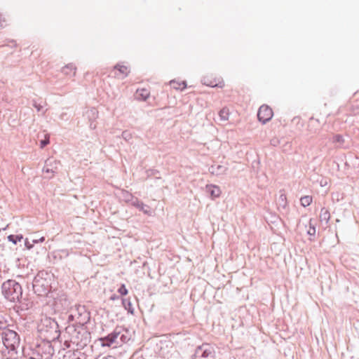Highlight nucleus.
<instances>
[{"label": "nucleus", "instance_id": "nucleus-1", "mask_svg": "<svg viewBox=\"0 0 359 359\" xmlns=\"http://www.w3.org/2000/svg\"><path fill=\"white\" fill-rule=\"evenodd\" d=\"M20 338L13 330H7L0 333V357L2 359H17Z\"/></svg>", "mask_w": 359, "mask_h": 359}, {"label": "nucleus", "instance_id": "nucleus-2", "mask_svg": "<svg viewBox=\"0 0 359 359\" xmlns=\"http://www.w3.org/2000/svg\"><path fill=\"white\" fill-rule=\"evenodd\" d=\"M2 294L10 302H18L22 298L21 285L14 280H8L1 286Z\"/></svg>", "mask_w": 359, "mask_h": 359}, {"label": "nucleus", "instance_id": "nucleus-3", "mask_svg": "<svg viewBox=\"0 0 359 359\" xmlns=\"http://www.w3.org/2000/svg\"><path fill=\"white\" fill-rule=\"evenodd\" d=\"M66 331L70 335L71 341L77 346H85L88 341L90 333L86 330V327L69 325Z\"/></svg>", "mask_w": 359, "mask_h": 359}, {"label": "nucleus", "instance_id": "nucleus-4", "mask_svg": "<svg viewBox=\"0 0 359 359\" xmlns=\"http://www.w3.org/2000/svg\"><path fill=\"white\" fill-rule=\"evenodd\" d=\"M90 313L86 310L83 306H77L74 309H72L68 316L69 322H75L76 326H83L89 321Z\"/></svg>", "mask_w": 359, "mask_h": 359}, {"label": "nucleus", "instance_id": "nucleus-5", "mask_svg": "<svg viewBox=\"0 0 359 359\" xmlns=\"http://www.w3.org/2000/svg\"><path fill=\"white\" fill-rule=\"evenodd\" d=\"M58 325L57 322L50 318H44L41 320V324L39 325V329L41 332H44L47 334V337H52L55 338L57 337Z\"/></svg>", "mask_w": 359, "mask_h": 359}, {"label": "nucleus", "instance_id": "nucleus-6", "mask_svg": "<svg viewBox=\"0 0 359 359\" xmlns=\"http://www.w3.org/2000/svg\"><path fill=\"white\" fill-rule=\"evenodd\" d=\"M215 353L212 346L209 344H203L196 348L194 355L196 359H213Z\"/></svg>", "mask_w": 359, "mask_h": 359}, {"label": "nucleus", "instance_id": "nucleus-7", "mask_svg": "<svg viewBox=\"0 0 359 359\" xmlns=\"http://www.w3.org/2000/svg\"><path fill=\"white\" fill-rule=\"evenodd\" d=\"M126 201H130L131 205L135 208H137L139 210L143 212L144 214L147 215H151V211L147 205L144 204L142 201H140L137 198H134L132 195L128 193L126 194Z\"/></svg>", "mask_w": 359, "mask_h": 359}, {"label": "nucleus", "instance_id": "nucleus-8", "mask_svg": "<svg viewBox=\"0 0 359 359\" xmlns=\"http://www.w3.org/2000/svg\"><path fill=\"white\" fill-rule=\"evenodd\" d=\"M60 162L53 158H48L45 162V165L43 168V172L47 174L46 177H51L54 172L58 170Z\"/></svg>", "mask_w": 359, "mask_h": 359}, {"label": "nucleus", "instance_id": "nucleus-9", "mask_svg": "<svg viewBox=\"0 0 359 359\" xmlns=\"http://www.w3.org/2000/svg\"><path fill=\"white\" fill-rule=\"evenodd\" d=\"M273 116L272 109L267 105H262L259 107L257 113V118L259 121L266 123Z\"/></svg>", "mask_w": 359, "mask_h": 359}, {"label": "nucleus", "instance_id": "nucleus-10", "mask_svg": "<svg viewBox=\"0 0 359 359\" xmlns=\"http://www.w3.org/2000/svg\"><path fill=\"white\" fill-rule=\"evenodd\" d=\"M120 334V331L116 328L111 333L109 334L107 336L104 337H102L100 339L101 341V345L102 346H110L112 344L116 341L118 337Z\"/></svg>", "mask_w": 359, "mask_h": 359}, {"label": "nucleus", "instance_id": "nucleus-11", "mask_svg": "<svg viewBox=\"0 0 359 359\" xmlns=\"http://www.w3.org/2000/svg\"><path fill=\"white\" fill-rule=\"evenodd\" d=\"M228 168L225 165H212L209 169L208 171L210 173H211L213 175H222L226 174V172L227 171Z\"/></svg>", "mask_w": 359, "mask_h": 359}, {"label": "nucleus", "instance_id": "nucleus-12", "mask_svg": "<svg viewBox=\"0 0 359 359\" xmlns=\"http://www.w3.org/2000/svg\"><path fill=\"white\" fill-rule=\"evenodd\" d=\"M86 116L90 121V128L95 129L96 128V125L93 121H95L98 117V111L95 108H90L86 111Z\"/></svg>", "mask_w": 359, "mask_h": 359}, {"label": "nucleus", "instance_id": "nucleus-13", "mask_svg": "<svg viewBox=\"0 0 359 359\" xmlns=\"http://www.w3.org/2000/svg\"><path fill=\"white\" fill-rule=\"evenodd\" d=\"M206 191L212 198L219 197L221 194L219 187L212 184L207 185Z\"/></svg>", "mask_w": 359, "mask_h": 359}, {"label": "nucleus", "instance_id": "nucleus-14", "mask_svg": "<svg viewBox=\"0 0 359 359\" xmlns=\"http://www.w3.org/2000/svg\"><path fill=\"white\" fill-rule=\"evenodd\" d=\"M319 217L320 222H325V224H327L330 218V214L328 210L325 208H321Z\"/></svg>", "mask_w": 359, "mask_h": 359}, {"label": "nucleus", "instance_id": "nucleus-15", "mask_svg": "<svg viewBox=\"0 0 359 359\" xmlns=\"http://www.w3.org/2000/svg\"><path fill=\"white\" fill-rule=\"evenodd\" d=\"M62 72L67 76H74L76 67L72 64H69L62 68Z\"/></svg>", "mask_w": 359, "mask_h": 359}, {"label": "nucleus", "instance_id": "nucleus-16", "mask_svg": "<svg viewBox=\"0 0 359 359\" xmlns=\"http://www.w3.org/2000/svg\"><path fill=\"white\" fill-rule=\"evenodd\" d=\"M229 109L227 107L222 108L219 112V119L222 121H226L229 117Z\"/></svg>", "mask_w": 359, "mask_h": 359}, {"label": "nucleus", "instance_id": "nucleus-17", "mask_svg": "<svg viewBox=\"0 0 359 359\" xmlns=\"http://www.w3.org/2000/svg\"><path fill=\"white\" fill-rule=\"evenodd\" d=\"M122 304L125 309L127 310L128 313L133 314L134 309L131 301L129 298L123 299Z\"/></svg>", "mask_w": 359, "mask_h": 359}, {"label": "nucleus", "instance_id": "nucleus-18", "mask_svg": "<svg viewBox=\"0 0 359 359\" xmlns=\"http://www.w3.org/2000/svg\"><path fill=\"white\" fill-rule=\"evenodd\" d=\"M137 96L138 99L146 100L149 96V92L147 89H140L137 90Z\"/></svg>", "mask_w": 359, "mask_h": 359}, {"label": "nucleus", "instance_id": "nucleus-19", "mask_svg": "<svg viewBox=\"0 0 359 359\" xmlns=\"http://www.w3.org/2000/svg\"><path fill=\"white\" fill-rule=\"evenodd\" d=\"M277 203H278V205L279 207H281L283 208H285L287 205V198H286V195L283 193V192H280V195H279V197L277 200Z\"/></svg>", "mask_w": 359, "mask_h": 359}, {"label": "nucleus", "instance_id": "nucleus-20", "mask_svg": "<svg viewBox=\"0 0 359 359\" xmlns=\"http://www.w3.org/2000/svg\"><path fill=\"white\" fill-rule=\"evenodd\" d=\"M115 69H117L119 72V74H123V78L127 76L128 74L129 71L128 70V67L124 65H117L114 67Z\"/></svg>", "mask_w": 359, "mask_h": 359}, {"label": "nucleus", "instance_id": "nucleus-21", "mask_svg": "<svg viewBox=\"0 0 359 359\" xmlns=\"http://www.w3.org/2000/svg\"><path fill=\"white\" fill-rule=\"evenodd\" d=\"M312 202V197L310 196H304L300 198L301 205L304 207L309 206Z\"/></svg>", "mask_w": 359, "mask_h": 359}, {"label": "nucleus", "instance_id": "nucleus-22", "mask_svg": "<svg viewBox=\"0 0 359 359\" xmlns=\"http://www.w3.org/2000/svg\"><path fill=\"white\" fill-rule=\"evenodd\" d=\"M170 84L172 86V88H174L175 89H177V90L178 89L183 90L187 86V84H186V83L184 81L181 82V83H178V82H176L175 81H170Z\"/></svg>", "mask_w": 359, "mask_h": 359}, {"label": "nucleus", "instance_id": "nucleus-23", "mask_svg": "<svg viewBox=\"0 0 359 359\" xmlns=\"http://www.w3.org/2000/svg\"><path fill=\"white\" fill-rule=\"evenodd\" d=\"M22 238L23 237L22 235H10L8 236V241L14 244H16L18 241H20Z\"/></svg>", "mask_w": 359, "mask_h": 359}, {"label": "nucleus", "instance_id": "nucleus-24", "mask_svg": "<svg viewBox=\"0 0 359 359\" xmlns=\"http://www.w3.org/2000/svg\"><path fill=\"white\" fill-rule=\"evenodd\" d=\"M344 140L342 135L337 134L333 137V142L338 143L339 144H342Z\"/></svg>", "mask_w": 359, "mask_h": 359}, {"label": "nucleus", "instance_id": "nucleus-25", "mask_svg": "<svg viewBox=\"0 0 359 359\" xmlns=\"http://www.w3.org/2000/svg\"><path fill=\"white\" fill-rule=\"evenodd\" d=\"M121 136L126 141H129L132 139V134L128 130H124Z\"/></svg>", "mask_w": 359, "mask_h": 359}, {"label": "nucleus", "instance_id": "nucleus-26", "mask_svg": "<svg viewBox=\"0 0 359 359\" xmlns=\"http://www.w3.org/2000/svg\"><path fill=\"white\" fill-rule=\"evenodd\" d=\"M118 293L121 295H126L128 294V290L124 284H122L118 290Z\"/></svg>", "mask_w": 359, "mask_h": 359}, {"label": "nucleus", "instance_id": "nucleus-27", "mask_svg": "<svg viewBox=\"0 0 359 359\" xmlns=\"http://www.w3.org/2000/svg\"><path fill=\"white\" fill-rule=\"evenodd\" d=\"M50 142L49 141V135H46V138L44 140H42L41 142H40V147L41 148H43L44 147H46L47 144H48Z\"/></svg>", "mask_w": 359, "mask_h": 359}, {"label": "nucleus", "instance_id": "nucleus-28", "mask_svg": "<svg viewBox=\"0 0 359 359\" xmlns=\"http://www.w3.org/2000/svg\"><path fill=\"white\" fill-rule=\"evenodd\" d=\"M307 233L309 236H315V234H316V227L313 226H311V224H310L309 228L307 230Z\"/></svg>", "mask_w": 359, "mask_h": 359}, {"label": "nucleus", "instance_id": "nucleus-29", "mask_svg": "<svg viewBox=\"0 0 359 359\" xmlns=\"http://www.w3.org/2000/svg\"><path fill=\"white\" fill-rule=\"evenodd\" d=\"M32 105L36 109L37 111H40L43 108V105L37 103L36 100H33Z\"/></svg>", "mask_w": 359, "mask_h": 359}, {"label": "nucleus", "instance_id": "nucleus-30", "mask_svg": "<svg viewBox=\"0 0 359 359\" xmlns=\"http://www.w3.org/2000/svg\"><path fill=\"white\" fill-rule=\"evenodd\" d=\"M46 346H47L48 355H52L54 352L53 348L51 347V346L50 344H47Z\"/></svg>", "mask_w": 359, "mask_h": 359}, {"label": "nucleus", "instance_id": "nucleus-31", "mask_svg": "<svg viewBox=\"0 0 359 359\" xmlns=\"http://www.w3.org/2000/svg\"><path fill=\"white\" fill-rule=\"evenodd\" d=\"M45 241V238L44 237H41L40 238H36V239H33L32 240V242L34 243H42Z\"/></svg>", "mask_w": 359, "mask_h": 359}, {"label": "nucleus", "instance_id": "nucleus-32", "mask_svg": "<svg viewBox=\"0 0 359 359\" xmlns=\"http://www.w3.org/2000/svg\"><path fill=\"white\" fill-rule=\"evenodd\" d=\"M4 22H5V19L3 17V15L1 14H0V28H2L5 26Z\"/></svg>", "mask_w": 359, "mask_h": 359}, {"label": "nucleus", "instance_id": "nucleus-33", "mask_svg": "<svg viewBox=\"0 0 359 359\" xmlns=\"http://www.w3.org/2000/svg\"><path fill=\"white\" fill-rule=\"evenodd\" d=\"M165 344L166 348H168V347L172 348V344L171 341H166V342H165Z\"/></svg>", "mask_w": 359, "mask_h": 359}, {"label": "nucleus", "instance_id": "nucleus-34", "mask_svg": "<svg viewBox=\"0 0 359 359\" xmlns=\"http://www.w3.org/2000/svg\"><path fill=\"white\" fill-rule=\"evenodd\" d=\"M25 245L28 249H30L32 248V245L29 244V243L27 240L25 241Z\"/></svg>", "mask_w": 359, "mask_h": 359}, {"label": "nucleus", "instance_id": "nucleus-35", "mask_svg": "<svg viewBox=\"0 0 359 359\" xmlns=\"http://www.w3.org/2000/svg\"><path fill=\"white\" fill-rule=\"evenodd\" d=\"M102 359H116L114 356L109 355L107 357H103Z\"/></svg>", "mask_w": 359, "mask_h": 359}, {"label": "nucleus", "instance_id": "nucleus-36", "mask_svg": "<svg viewBox=\"0 0 359 359\" xmlns=\"http://www.w3.org/2000/svg\"><path fill=\"white\" fill-rule=\"evenodd\" d=\"M161 352H162V354H163V355H164V353H163V347H161Z\"/></svg>", "mask_w": 359, "mask_h": 359}]
</instances>
